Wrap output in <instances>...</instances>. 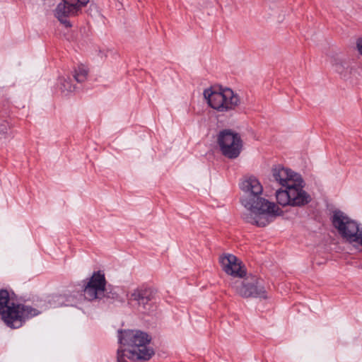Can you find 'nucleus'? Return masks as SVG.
<instances>
[{
    "label": "nucleus",
    "instance_id": "7",
    "mask_svg": "<svg viewBox=\"0 0 362 362\" xmlns=\"http://www.w3.org/2000/svg\"><path fill=\"white\" fill-rule=\"evenodd\" d=\"M230 286L236 294L243 298H267L262 281L252 274L231 279Z\"/></svg>",
    "mask_w": 362,
    "mask_h": 362
},
{
    "label": "nucleus",
    "instance_id": "18",
    "mask_svg": "<svg viewBox=\"0 0 362 362\" xmlns=\"http://www.w3.org/2000/svg\"><path fill=\"white\" fill-rule=\"evenodd\" d=\"M342 67H343L342 63H337L334 64V69H335V71H337L338 72H341Z\"/></svg>",
    "mask_w": 362,
    "mask_h": 362
},
{
    "label": "nucleus",
    "instance_id": "15",
    "mask_svg": "<svg viewBox=\"0 0 362 362\" xmlns=\"http://www.w3.org/2000/svg\"><path fill=\"white\" fill-rule=\"evenodd\" d=\"M59 88L62 92H72L74 90L75 87L71 83V79L69 78H60Z\"/></svg>",
    "mask_w": 362,
    "mask_h": 362
},
{
    "label": "nucleus",
    "instance_id": "3",
    "mask_svg": "<svg viewBox=\"0 0 362 362\" xmlns=\"http://www.w3.org/2000/svg\"><path fill=\"white\" fill-rule=\"evenodd\" d=\"M40 313L36 308L28 305L15 304L11 301L7 290H0V316L4 323L11 328H18L23 322Z\"/></svg>",
    "mask_w": 362,
    "mask_h": 362
},
{
    "label": "nucleus",
    "instance_id": "1",
    "mask_svg": "<svg viewBox=\"0 0 362 362\" xmlns=\"http://www.w3.org/2000/svg\"><path fill=\"white\" fill-rule=\"evenodd\" d=\"M240 188L243 192L241 203L246 209L243 218L247 223L264 227L282 214L283 211L278 205L261 197L263 187L257 177H244L240 183Z\"/></svg>",
    "mask_w": 362,
    "mask_h": 362
},
{
    "label": "nucleus",
    "instance_id": "2",
    "mask_svg": "<svg viewBox=\"0 0 362 362\" xmlns=\"http://www.w3.org/2000/svg\"><path fill=\"white\" fill-rule=\"evenodd\" d=\"M121 347L117 351V361L125 362L126 358L136 361H146L154 352L146 346L150 339L147 334L139 330L121 331L119 335Z\"/></svg>",
    "mask_w": 362,
    "mask_h": 362
},
{
    "label": "nucleus",
    "instance_id": "5",
    "mask_svg": "<svg viewBox=\"0 0 362 362\" xmlns=\"http://www.w3.org/2000/svg\"><path fill=\"white\" fill-rule=\"evenodd\" d=\"M334 227L347 242L362 246V227L341 211H335L332 217Z\"/></svg>",
    "mask_w": 362,
    "mask_h": 362
},
{
    "label": "nucleus",
    "instance_id": "4",
    "mask_svg": "<svg viewBox=\"0 0 362 362\" xmlns=\"http://www.w3.org/2000/svg\"><path fill=\"white\" fill-rule=\"evenodd\" d=\"M209 105L219 112L235 110L241 103L239 95L230 88L215 90L211 88L204 91Z\"/></svg>",
    "mask_w": 362,
    "mask_h": 362
},
{
    "label": "nucleus",
    "instance_id": "12",
    "mask_svg": "<svg viewBox=\"0 0 362 362\" xmlns=\"http://www.w3.org/2000/svg\"><path fill=\"white\" fill-rule=\"evenodd\" d=\"M219 263L222 270L228 275L236 279L246 274V269L243 262L235 255L223 254L219 257Z\"/></svg>",
    "mask_w": 362,
    "mask_h": 362
},
{
    "label": "nucleus",
    "instance_id": "8",
    "mask_svg": "<svg viewBox=\"0 0 362 362\" xmlns=\"http://www.w3.org/2000/svg\"><path fill=\"white\" fill-rule=\"evenodd\" d=\"M217 140L224 156L230 159L239 156L243 148V141L239 134L225 129L219 133Z\"/></svg>",
    "mask_w": 362,
    "mask_h": 362
},
{
    "label": "nucleus",
    "instance_id": "10",
    "mask_svg": "<svg viewBox=\"0 0 362 362\" xmlns=\"http://www.w3.org/2000/svg\"><path fill=\"white\" fill-rule=\"evenodd\" d=\"M153 298V291L146 286H137L127 294L128 305L142 312L148 309Z\"/></svg>",
    "mask_w": 362,
    "mask_h": 362
},
{
    "label": "nucleus",
    "instance_id": "6",
    "mask_svg": "<svg viewBox=\"0 0 362 362\" xmlns=\"http://www.w3.org/2000/svg\"><path fill=\"white\" fill-rule=\"evenodd\" d=\"M302 177L287 188L280 189L276 192V198L282 206H303L311 201L310 194L303 189Z\"/></svg>",
    "mask_w": 362,
    "mask_h": 362
},
{
    "label": "nucleus",
    "instance_id": "11",
    "mask_svg": "<svg viewBox=\"0 0 362 362\" xmlns=\"http://www.w3.org/2000/svg\"><path fill=\"white\" fill-rule=\"evenodd\" d=\"M105 285V275L100 272H94L84 288L85 298L88 300L102 298L104 296Z\"/></svg>",
    "mask_w": 362,
    "mask_h": 362
},
{
    "label": "nucleus",
    "instance_id": "13",
    "mask_svg": "<svg viewBox=\"0 0 362 362\" xmlns=\"http://www.w3.org/2000/svg\"><path fill=\"white\" fill-rule=\"evenodd\" d=\"M272 173L273 179L285 188H287L295 182H298V180L301 177L299 174L281 165L274 166L272 170Z\"/></svg>",
    "mask_w": 362,
    "mask_h": 362
},
{
    "label": "nucleus",
    "instance_id": "14",
    "mask_svg": "<svg viewBox=\"0 0 362 362\" xmlns=\"http://www.w3.org/2000/svg\"><path fill=\"white\" fill-rule=\"evenodd\" d=\"M88 69L84 65H79L74 71V77L78 83L85 81L88 76Z\"/></svg>",
    "mask_w": 362,
    "mask_h": 362
},
{
    "label": "nucleus",
    "instance_id": "16",
    "mask_svg": "<svg viewBox=\"0 0 362 362\" xmlns=\"http://www.w3.org/2000/svg\"><path fill=\"white\" fill-rule=\"evenodd\" d=\"M11 125L7 120L0 121V139H6L8 136Z\"/></svg>",
    "mask_w": 362,
    "mask_h": 362
},
{
    "label": "nucleus",
    "instance_id": "17",
    "mask_svg": "<svg viewBox=\"0 0 362 362\" xmlns=\"http://www.w3.org/2000/svg\"><path fill=\"white\" fill-rule=\"evenodd\" d=\"M356 45L358 53L362 56V37L357 40Z\"/></svg>",
    "mask_w": 362,
    "mask_h": 362
},
{
    "label": "nucleus",
    "instance_id": "9",
    "mask_svg": "<svg viewBox=\"0 0 362 362\" xmlns=\"http://www.w3.org/2000/svg\"><path fill=\"white\" fill-rule=\"evenodd\" d=\"M90 0H62L54 11V16L66 28L71 27L69 18L75 17L81 13L83 8Z\"/></svg>",
    "mask_w": 362,
    "mask_h": 362
}]
</instances>
